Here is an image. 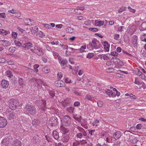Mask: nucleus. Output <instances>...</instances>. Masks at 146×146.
I'll return each mask as SVG.
<instances>
[{
    "instance_id": "nucleus-7",
    "label": "nucleus",
    "mask_w": 146,
    "mask_h": 146,
    "mask_svg": "<svg viewBox=\"0 0 146 146\" xmlns=\"http://www.w3.org/2000/svg\"><path fill=\"white\" fill-rule=\"evenodd\" d=\"M17 115L16 113L13 111L12 112H8L6 113V116L10 120H13Z\"/></svg>"
},
{
    "instance_id": "nucleus-33",
    "label": "nucleus",
    "mask_w": 146,
    "mask_h": 146,
    "mask_svg": "<svg viewBox=\"0 0 146 146\" xmlns=\"http://www.w3.org/2000/svg\"><path fill=\"white\" fill-rule=\"evenodd\" d=\"M74 119L77 121L78 122H81L82 120V117L80 115H78L74 117Z\"/></svg>"
},
{
    "instance_id": "nucleus-48",
    "label": "nucleus",
    "mask_w": 146,
    "mask_h": 146,
    "mask_svg": "<svg viewBox=\"0 0 146 146\" xmlns=\"http://www.w3.org/2000/svg\"><path fill=\"white\" fill-rule=\"evenodd\" d=\"M30 50L33 52L36 53H37V49L35 47H34L33 48L31 49Z\"/></svg>"
},
{
    "instance_id": "nucleus-59",
    "label": "nucleus",
    "mask_w": 146,
    "mask_h": 146,
    "mask_svg": "<svg viewBox=\"0 0 146 146\" xmlns=\"http://www.w3.org/2000/svg\"><path fill=\"white\" fill-rule=\"evenodd\" d=\"M60 45H61V47L63 48V49H67L68 48V46L67 45H61L60 44Z\"/></svg>"
},
{
    "instance_id": "nucleus-63",
    "label": "nucleus",
    "mask_w": 146,
    "mask_h": 146,
    "mask_svg": "<svg viewBox=\"0 0 146 146\" xmlns=\"http://www.w3.org/2000/svg\"><path fill=\"white\" fill-rule=\"evenodd\" d=\"M73 92L75 94V95L77 96H79L80 95V93L77 91L75 90L73 91Z\"/></svg>"
},
{
    "instance_id": "nucleus-44",
    "label": "nucleus",
    "mask_w": 146,
    "mask_h": 146,
    "mask_svg": "<svg viewBox=\"0 0 146 146\" xmlns=\"http://www.w3.org/2000/svg\"><path fill=\"white\" fill-rule=\"evenodd\" d=\"M135 83L138 85L140 84V83L139 80L137 78H135V81L134 82Z\"/></svg>"
},
{
    "instance_id": "nucleus-38",
    "label": "nucleus",
    "mask_w": 146,
    "mask_h": 146,
    "mask_svg": "<svg viewBox=\"0 0 146 146\" xmlns=\"http://www.w3.org/2000/svg\"><path fill=\"white\" fill-rule=\"evenodd\" d=\"M15 43L16 45L19 46H23L22 44L18 41H15Z\"/></svg>"
},
{
    "instance_id": "nucleus-41",
    "label": "nucleus",
    "mask_w": 146,
    "mask_h": 146,
    "mask_svg": "<svg viewBox=\"0 0 146 146\" xmlns=\"http://www.w3.org/2000/svg\"><path fill=\"white\" fill-rule=\"evenodd\" d=\"M83 135L82 133H78L77 134L76 137L79 138L81 139Z\"/></svg>"
},
{
    "instance_id": "nucleus-43",
    "label": "nucleus",
    "mask_w": 146,
    "mask_h": 146,
    "mask_svg": "<svg viewBox=\"0 0 146 146\" xmlns=\"http://www.w3.org/2000/svg\"><path fill=\"white\" fill-rule=\"evenodd\" d=\"M93 56L94 53H90L88 54L87 57L88 58H92Z\"/></svg>"
},
{
    "instance_id": "nucleus-5",
    "label": "nucleus",
    "mask_w": 146,
    "mask_h": 146,
    "mask_svg": "<svg viewBox=\"0 0 146 146\" xmlns=\"http://www.w3.org/2000/svg\"><path fill=\"white\" fill-rule=\"evenodd\" d=\"M7 120L3 117L0 116V128H3L7 124Z\"/></svg>"
},
{
    "instance_id": "nucleus-6",
    "label": "nucleus",
    "mask_w": 146,
    "mask_h": 146,
    "mask_svg": "<svg viewBox=\"0 0 146 146\" xmlns=\"http://www.w3.org/2000/svg\"><path fill=\"white\" fill-rule=\"evenodd\" d=\"M58 60L61 66L63 68H65L66 66V64L68 62L67 60L64 59H62L60 56L58 57Z\"/></svg>"
},
{
    "instance_id": "nucleus-4",
    "label": "nucleus",
    "mask_w": 146,
    "mask_h": 146,
    "mask_svg": "<svg viewBox=\"0 0 146 146\" xmlns=\"http://www.w3.org/2000/svg\"><path fill=\"white\" fill-rule=\"evenodd\" d=\"M58 119L55 117H52L49 121V123L52 126H54L57 125Z\"/></svg>"
},
{
    "instance_id": "nucleus-56",
    "label": "nucleus",
    "mask_w": 146,
    "mask_h": 146,
    "mask_svg": "<svg viewBox=\"0 0 146 146\" xmlns=\"http://www.w3.org/2000/svg\"><path fill=\"white\" fill-rule=\"evenodd\" d=\"M124 28V27L123 26H120L118 28V30L119 31V32H122L123 30V29Z\"/></svg>"
},
{
    "instance_id": "nucleus-15",
    "label": "nucleus",
    "mask_w": 146,
    "mask_h": 146,
    "mask_svg": "<svg viewBox=\"0 0 146 146\" xmlns=\"http://www.w3.org/2000/svg\"><path fill=\"white\" fill-rule=\"evenodd\" d=\"M104 23V21H101L96 20L95 21V24L96 26L100 27L103 25Z\"/></svg>"
},
{
    "instance_id": "nucleus-62",
    "label": "nucleus",
    "mask_w": 146,
    "mask_h": 146,
    "mask_svg": "<svg viewBox=\"0 0 146 146\" xmlns=\"http://www.w3.org/2000/svg\"><path fill=\"white\" fill-rule=\"evenodd\" d=\"M86 99H88L89 100H91V99H92V97L90 96L89 95H87L86 96Z\"/></svg>"
},
{
    "instance_id": "nucleus-29",
    "label": "nucleus",
    "mask_w": 146,
    "mask_h": 146,
    "mask_svg": "<svg viewBox=\"0 0 146 146\" xmlns=\"http://www.w3.org/2000/svg\"><path fill=\"white\" fill-rule=\"evenodd\" d=\"M6 73L7 75L9 77L11 78L13 76L12 72L10 70L7 71Z\"/></svg>"
},
{
    "instance_id": "nucleus-17",
    "label": "nucleus",
    "mask_w": 146,
    "mask_h": 146,
    "mask_svg": "<svg viewBox=\"0 0 146 146\" xmlns=\"http://www.w3.org/2000/svg\"><path fill=\"white\" fill-rule=\"evenodd\" d=\"M139 29L141 31H143L146 30V22L142 23L139 27Z\"/></svg>"
},
{
    "instance_id": "nucleus-39",
    "label": "nucleus",
    "mask_w": 146,
    "mask_h": 146,
    "mask_svg": "<svg viewBox=\"0 0 146 146\" xmlns=\"http://www.w3.org/2000/svg\"><path fill=\"white\" fill-rule=\"evenodd\" d=\"M110 54L114 57H116L117 56L118 54L117 52H112Z\"/></svg>"
},
{
    "instance_id": "nucleus-14",
    "label": "nucleus",
    "mask_w": 146,
    "mask_h": 146,
    "mask_svg": "<svg viewBox=\"0 0 146 146\" xmlns=\"http://www.w3.org/2000/svg\"><path fill=\"white\" fill-rule=\"evenodd\" d=\"M139 140L138 139L137 137H135L133 138V137L131 136L129 138V142L133 143H136Z\"/></svg>"
},
{
    "instance_id": "nucleus-46",
    "label": "nucleus",
    "mask_w": 146,
    "mask_h": 146,
    "mask_svg": "<svg viewBox=\"0 0 146 146\" xmlns=\"http://www.w3.org/2000/svg\"><path fill=\"white\" fill-rule=\"evenodd\" d=\"M86 48V45H84L82 46L80 49V50L81 52H83L84 51V50Z\"/></svg>"
},
{
    "instance_id": "nucleus-49",
    "label": "nucleus",
    "mask_w": 146,
    "mask_h": 146,
    "mask_svg": "<svg viewBox=\"0 0 146 146\" xmlns=\"http://www.w3.org/2000/svg\"><path fill=\"white\" fill-rule=\"evenodd\" d=\"M89 30L92 31L93 32H97L98 31V29H97L92 28H90Z\"/></svg>"
},
{
    "instance_id": "nucleus-40",
    "label": "nucleus",
    "mask_w": 146,
    "mask_h": 146,
    "mask_svg": "<svg viewBox=\"0 0 146 146\" xmlns=\"http://www.w3.org/2000/svg\"><path fill=\"white\" fill-rule=\"evenodd\" d=\"M146 34H144L141 37V39L142 41L146 42V38L144 37Z\"/></svg>"
},
{
    "instance_id": "nucleus-32",
    "label": "nucleus",
    "mask_w": 146,
    "mask_h": 146,
    "mask_svg": "<svg viewBox=\"0 0 146 146\" xmlns=\"http://www.w3.org/2000/svg\"><path fill=\"white\" fill-rule=\"evenodd\" d=\"M49 94L50 96L52 97V98H53L54 96H55V94L54 91L53 90H50L49 91Z\"/></svg>"
},
{
    "instance_id": "nucleus-23",
    "label": "nucleus",
    "mask_w": 146,
    "mask_h": 146,
    "mask_svg": "<svg viewBox=\"0 0 146 146\" xmlns=\"http://www.w3.org/2000/svg\"><path fill=\"white\" fill-rule=\"evenodd\" d=\"M25 24L29 25H33V21L30 19H27L24 21Z\"/></svg>"
},
{
    "instance_id": "nucleus-27",
    "label": "nucleus",
    "mask_w": 146,
    "mask_h": 146,
    "mask_svg": "<svg viewBox=\"0 0 146 146\" xmlns=\"http://www.w3.org/2000/svg\"><path fill=\"white\" fill-rule=\"evenodd\" d=\"M40 122L39 120L37 119H34L32 121V123L33 125H38L39 124Z\"/></svg>"
},
{
    "instance_id": "nucleus-3",
    "label": "nucleus",
    "mask_w": 146,
    "mask_h": 146,
    "mask_svg": "<svg viewBox=\"0 0 146 146\" xmlns=\"http://www.w3.org/2000/svg\"><path fill=\"white\" fill-rule=\"evenodd\" d=\"M9 107L12 110H15L18 105V101L15 99H12L8 101Z\"/></svg>"
},
{
    "instance_id": "nucleus-11",
    "label": "nucleus",
    "mask_w": 146,
    "mask_h": 146,
    "mask_svg": "<svg viewBox=\"0 0 146 146\" xmlns=\"http://www.w3.org/2000/svg\"><path fill=\"white\" fill-rule=\"evenodd\" d=\"M70 139L69 136L68 134H64L63 135L61 140L63 142H67Z\"/></svg>"
},
{
    "instance_id": "nucleus-35",
    "label": "nucleus",
    "mask_w": 146,
    "mask_h": 146,
    "mask_svg": "<svg viewBox=\"0 0 146 146\" xmlns=\"http://www.w3.org/2000/svg\"><path fill=\"white\" fill-rule=\"evenodd\" d=\"M115 58L117 60V61L118 64L120 66H122L123 65V62L118 58L115 57Z\"/></svg>"
},
{
    "instance_id": "nucleus-19",
    "label": "nucleus",
    "mask_w": 146,
    "mask_h": 146,
    "mask_svg": "<svg viewBox=\"0 0 146 146\" xmlns=\"http://www.w3.org/2000/svg\"><path fill=\"white\" fill-rule=\"evenodd\" d=\"M106 94L108 95L110 97H115V95H113V94L111 90H107L106 91Z\"/></svg>"
},
{
    "instance_id": "nucleus-60",
    "label": "nucleus",
    "mask_w": 146,
    "mask_h": 146,
    "mask_svg": "<svg viewBox=\"0 0 146 146\" xmlns=\"http://www.w3.org/2000/svg\"><path fill=\"white\" fill-rule=\"evenodd\" d=\"M98 106L99 107H102V103L100 101H99L97 102Z\"/></svg>"
},
{
    "instance_id": "nucleus-36",
    "label": "nucleus",
    "mask_w": 146,
    "mask_h": 146,
    "mask_svg": "<svg viewBox=\"0 0 146 146\" xmlns=\"http://www.w3.org/2000/svg\"><path fill=\"white\" fill-rule=\"evenodd\" d=\"M37 83L38 86L40 85V84H43L44 85V83L41 80L37 79Z\"/></svg>"
},
{
    "instance_id": "nucleus-34",
    "label": "nucleus",
    "mask_w": 146,
    "mask_h": 146,
    "mask_svg": "<svg viewBox=\"0 0 146 146\" xmlns=\"http://www.w3.org/2000/svg\"><path fill=\"white\" fill-rule=\"evenodd\" d=\"M74 108L72 107H69L67 108V110L69 113H73Z\"/></svg>"
},
{
    "instance_id": "nucleus-25",
    "label": "nucleus",
    "mask_w": 146,
    "mask_h": 146,
    "mask_svg": "<svg viewBox=\"0 0 146 146\" xmlns=\"http://www.w3.org/2000/svg\"><path fill=\"white\" fill-rule=\"evenodd\" d=\"M53 136L56 139H57L59 138L58 133L56 131H53Z\"/></svg>"
},
{
    "instance_id": "nucleus-8",
    "label": "nucleus",
    "mask_w": 146,
    "mask_h": 146,
    "mask_svg": "<svg viewBox=\"0 0 146 146\" xmlns=\"http://www.w3.org/2000/svg\"><path fill=\"white\" fill-rule=\"evenodd\" d=\"M138 37L136 35L134 36L132 38V43L134 47L136 48L137 47Z\"/></svg>"
},
{
    "instance_id": "nucleus-16",
    "label": "nucleus",
    "mask_w": 146,
    "mask_h": 146,
    "mask_svg": "<svg viewBox=\"0 0 146 146\" xmlns=\"http://www.w3.org/2000/svg\"><path fill=\"white\" fill-rule=\"evenodd\" d=\"M0 41L2 45L4 46H9L11 44L7 40H1Z\"/></svg>"
},
{
    "instance_id": "nucleus-20",
    "label": "nucleus",
    "mask_w": 146,
    "mask_h": 146,
    "mask_svg": "<svg viewBox=\"0 0 146 146\" xmlns=\"http://www.w3.org/2000/svg\"><path fill=\"white\" fill-rule=\"evenodd\" d=\"M30 31H31V32L32 33H36V32H37L38 29L37 27L36 26H35L33 27H32V28H30Z\"/></svg>"
},
{
    "instance_id": "nucleus-42",
    "label": "nucleus",
    "mask_w": 146,
    "mask_h": 146,
    "mask_svg": "<svg viewBox=\"0 0 146 146\" xmlns=\"http://www.w3.org/2000/svg\"><path fill=\"white\" fill-rule=\"evenodd\" d=\"M125 7H121L118 10V12L120 13L123 12L125 10Z\"/></svg>"
},
{
    "instance_id": "nucleus-9",
    "label": "nucleus",
    "mask_w": 146,
    "mask_h": 146,
    "mask_svg": "<svg viewBox=\"0 0 146 146\" xmlns=\"http://www.w3.org/2000/svg\"><path fill=\"white\" fill-rule=\"evenodd\" d=\"M9 85L8 82L5 80H3L1 83V86L3 88L6 89Z\"/></svg>"
},
{
    "instance_id": "nucleus-37",
    "label": "nucleus",
    "mask_w": 146,
    "mask_h": 146,
    "mask_svg": "<svg viewBox=\"0 0 146 146\" xmlns=\"http://www.w3.org/2000/svg\"><path fill=\"white\" fill-rule=\"evenodd\" d=\"M42 71L44 72L45 73H47L50 71L49 70L47 67H45L42 69Z\"/></svg>"
},
{
    "instance_id": "nucleus-57",
    "label": "nucleus",
    "mask_w": 146,
    "mask_h": 146,
    "mask_svg": "<svg viewBox=\"0 0 146 146\" xmlns=\"http://www.w3.org/2000/svg\"><path fill=\"white\" fill-rule=\"evenodd\" d=\"M130 96V98L131 99H135L136 97H135V96L131 94H130V96Z\"/></svg>"
},
{
    "instance_id": "nucleus-24",
    "label": "nucleus",
    "mask_w": 146,
    "mask_h": 146,
    "mask_svg": "<svg viewBox=\"0 0 146 146\" xmlns=\"http://www.w3.org/2000/svg\"><path fill=\"white\" fill-rule=\"evenodd\" d=\"M21 143L19 140H16L14 142L13 145L14 146H21Z\"/></svg>"
},
{
    "instance_id": "nucleus-53",
    "label": "nucleus",
    "mask_w": 146,
    "mask_h": 146,
    "mask_svg": "<svg viewBox=\"0 0 146 146\" xmlns=\"http://www.w3.org/2000/svg\"><path fill=\"white\" fill-rule=\"evenodd\" d=\"M12 37L13 38H15L17 36V34L16 32H12Z\"/></svg>"
},
{
    "instance_id": "nucleus-22",
    "label": "nucleus",
    "mask_w": 146,
    "mask_h": 146,
    "mask_svg": "<svg viewBox=\"0 0 146 146\" xmlns=\"http://www.w3.org/2000/svg\"><path fill=\"white\" fill-rule=\"evenodd\" d=\"M96 40L95 39L93 40L92 41L91 46L92 48H93L95 49H98V48L97 47V44L96 43Z\"/></svg>"
},
{
    "instance_id": "nucleus-51",
    "label": "nucleus",
    "mask_w": 146,
    "mask_h": 146,
    "mask_svg": "<svg viewBox=\"0 0 146 146\" xmlns=\"http://www.w3.org/2000/svg\"><path fill=\"white\" fill-rule=\"evenodd\" d=\"M5 17L6 16L5 13H0V17L5 18Z\"/></svg>"
},
{
    "instance_id": "nucleus-18",
    "label": "nucleus",
    "mask_w": 146,
    "mask_h": 146,
    "mask_svg": "<svg viewBox=\"0 0 146 146\" xmlns=\"http://www.w3.org/2000/svg\"><path fill=\"white\" fill-rule=\"evenodd\" d=\"M110 46V44L108 43L107 41H105L104 42V48L107 51H108L109 50Z\"/></svg>"
},
{
    "instance_id": "nucleus-21",
    "label": "nucleus",
    "mask_w": 146,
    "mask_h": 146,
    "mask_svg": "<svg viewBox=\"0 0 146 146\" xmlns=\"http://www.w3.org/2000/svg\"><path fill=\"white\" fill-rule=\"evenodd\" d=\"M9 144V141L7 139H4L2 141L1 145L2 146H6Z\"/></svg>"
},
{
    "instance_id": "nucleus-55",
    "label": "nucleus",
    "mask_w": 146,
    "mask_h": 146,
    "mask_svg": "<svg viewBox=\"0 0 146 146\" xmlns=\"http://www.w3.org/2000/svg\"><path fill=\"white\" fill-rule=\"evenodd\" d=\"M57 76L60 79L62 76V74L61 72H59L57 74Z\"/></svg>"
},
{
    "instance_id": "nucleus-1",
    "label": "nucleus",
    "mask_w": 146,
    "mask_h": 146,
    "mask_svg": "<svg viewBox=\"0 0 146 146\" xmlns=\"http://www.w3.org/2000/svg\"><path fill=\"white\" fill-rule=\"evenodd\" d=\"M62 125L60 127L61 129L64 128L63 126H69L71 123V120L70 117L68 115H65L63 117L62 119Z\"/></svg>"
},
{
    "instance_id": "nucleus-50",
    "label": "nucleus",
    "mask_w": 146,
    "mask_h": 146,
    "mask_svg": "<svg viewBox=\"0 0 146 146\" xmlns=\"http://www.w3.org/2000/svg\"><path fill=\"white\" fill-rule=\"evenodd\" d=\"M65 82L66 83H71V80L69 79L68 78H67L65 79Z\"/></svg>"
},
{
    "instance_id": "nucleus-26",
    "label": "nucleus",
    "mask_w": 146,
    "mask_h": 146,
    "mask_svg": "<svg viewBox=\"0 0 146 146\" xmlns=\"http://www.w3.org/2000/svg\"><path fill=\"white\" fill-rule=\"evenodd\" d=\"M36 35L38 36L41 38L44 37L45 35L42 31H39L38 33L36 34Z\"/></svg>"
},
{
    "instance_id": "nucleus-13",
    "label": "nucleus",
    "mask_w": 146,
    "mask_h": 146,
    "mask_svg": "<svg viewBox=\"0 0 146 146\" xmlns=\"http://www.w3.org/2000/svg\"><path fill=\"white\" fill-rule=\"evenodd\" d=\"M121 135V133L120 131H117L115 132L113 135V137L115 139L119 138Z\"/></svg>"
},
{
    "instance_id": "nucleus-54",
    "label": "nucleus",
    "mask_w": 146,
    "mask_h": 146,
    "mask_svg": "<svg viewBox=\"0 0 146 146\" xmlns=\"http://www.w3.org/2000/svg\"><path fill=\"white\" fill-rule=\"evenodd\" d=\"M128 9L130 12H131L132 13H135V10L134 9H132L131 7L129 6L128 7Z\"/></svg>"
},
{
    "instance_id": "nucleus-52",
    "label": "nucleus",
    "mask_w": 146,
    "mask_h": 146,
    "mask_svg": "<svg viewBox=\"0 0 146 146\" xmlns=\"http://www.w3.org/2000/svg\"><path fill=\"white\" fill-rule=\"evenodd\" d=\"M11 82L13 84H15V83H17V80L15 78H13L12 79Z\"/></svg>"
},
{
    "instance_id": "nucleus-10",
    "label": "nucleus",
    "mask_w": 146,
    "mask_h": 146,
    "mask_svg": "<svg viewBox=\"0 0 146 146\" xmlns=\"http://www.w3.org/2000/svg\"><path fill=\"white\" fill-rule=\"evenodd\" d=\"M55 86L57 87H62L64 85V83L62 80H58L55 82Z\"/></svg>"
},
{
    "instance_id": "nucleus-64",
    "label": "nucleus",
    "mask_w": 146,
    "mask_h": 146,
    "mask_svg": "<svg viewBox=\"0 0 146 146\" xmlns=\"http://www.w3.org/2000/svg\"><path fill=\"white\" fill-rule=\"evenodd\" d=\"M120 143V142L117 141L113 145L114 146H119Z\"/></svg>"
},
{
    "instance_id": "nucleus-47",
    "label": "nucleus",
    "mask_w": 146,
    "mask_h": 146,
    "mask_svg": "<svg viewBox=\"0 0 146 146\" xmlns=\"http://www.w3.org/2000/svg\"><path fill=\"white\" fill-rule=\"evenodd\" d=\"M142 127V125L141 124L139 123L136 126V128L137 129H140Z\"/></svg>"
},
{
    "instance_id": "nucleus-30",
    "label": "nucleus",
    "mask_w": 146,
    "mask_h": 146,
    "mask_svg": "<svg viewBox=\"0 0 146 146\" xmlns=\"http://www.w3.org/2000/svg\"><path fill=\"white\" fill-rule=\"evenodd\" d=\"M19 83L20 85H22L23 84L25 80L23 78H19Z\"/></svg>"
},
{
    "instance_id": "nucleus-31",
    "label": "nucleus",
    "mask_w": 146,
    "mask_h": 146,
    "mask_svg": "<svg viewBox=\"0 0 146 146\" xmlns=\"http://www.w3.org/2000/svg\"><path fill=\"white\" fill-rule=\"evenodd\" d=\"M37 80L36 78H33L29 80V81L31 83L34 84L36 82H37Z\"/></svg>"
},
{
    "instance_id": "nucleus-12",
    "label": "nucleus",
    "mask_w": 146,
    "mask_h": 146,
    "mask_svg": "<svg viewBox=\"0 0 146 146\" xmlns=\"http://www.w3.org/2000/svg\"><path fill=\"white\" fill-rule=\"evenodd\" d=\"M32 45V44L29 42L26 43L23 45L22 47L24 50H27L31 47Z\"/></svg>"
},
{
    "instance_id": "nucleus-61",
    "label": "nucleus",
    "mask_w": 146,
    "mask_h": 146,
    "mask_svg": "<svg viewBox=\"0 0 146 146\" xmlns=\"http://www.w3.org/2000/svg\"><path fill=\"white\" fill-rule=\"evenodd\" d=\"M119 38V35L118 34H116L115 35L114 39L115 40H117Z\"/></svg>"
},
{
    "instance_id": "nucleus-28",
    "label": "nucleus",
    "mask_w": 146,
    "mask_h": 146,
    "mask_svg": "<svg viewBox=\"0 0 146 146\" xmlns=\"http://www.w3.org/2000/svg\"><path fill=\"white\" fill-rule=\"evenodd\" d=\"M37 54L39 56H42L43 54L44 53L40 48L37 49Z\"/></svg>"
},
{
    "instance_id": "nucleus-2",
    "label": "nucleus",
    "mask_w": 146,
    "mask_h": 146,
    "mask_svg": "<svg viewBox=\"0 0 146 146\" xmlns=\"http://www.w3.org/2000/svg\"><path fill=\"white\" fill-rule=\"evenodd\" d=\"M25 109L27 113H30L32 115H34L35 114L36 109L35 107L30 104L27 105L25 107Z\"/></svg>"
},
{
    "instance_id": "nucleus-58",
    "label": "nucleus",
    "mask_w": 146,
    "mask_h": 146,
    "mask_svg": "<svg viewBox=\"0 0 146 146\" xmlns=\"http://www.w3.org/2000/svg\"><path fill=\"white\" fill-rule=\"evenodd\" d=\"M136 71L137 72V74L139 76L141 75V74L142 73L138 69H136Z\"/></svg>"
},
{
    "instance_id": "nucleus-45",
    "label": "nucleus",
    "mask_w": 146,
    "mask_h": 146,
    "mask_svg": "<svg viewBox=\"0 0 146 146\" xmlns=\"http://www.w3.org/2000/svg\"><path fill=\"white\" fill-rule=\"evenodd\" d=\"M6 61V59L3 58H0V63H4Z\"/></svg>"
}]
</instances>
